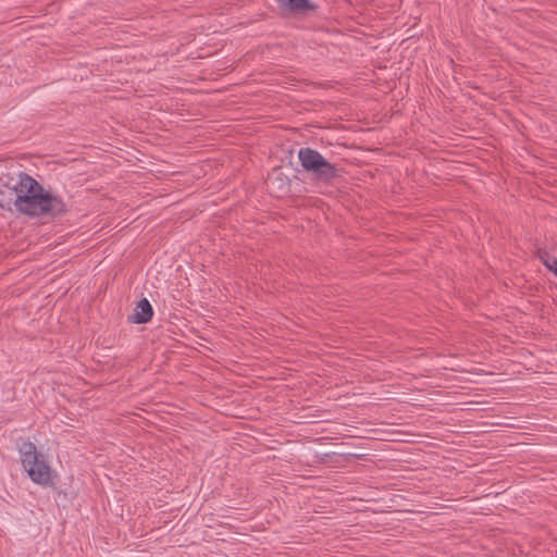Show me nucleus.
Returning a JSON list of instances; mask_svg holds the SVG:
<instances>
[{
	"mask_svg": "<svg viewBox=\"0 0 557 557\" xmlns=\"http://www.w3.org/2000/svg\"><path fill=\"white\" fill-rule=\"evenodd\" d=\"M280 4V9L284 14L290 15H308L309 12L315 11L318 5L311 0H275Z\"/></svg>",
	"mask_w": 557,
	"mask_h": 557,
	"instance_id": "nucleus-6",
	"label": "nucleus"
},
{
	"mask_svg": "<svg viewBox=\"0 0 557 557\" xmlns=\"http://www.w3.org/2000/svg\"><path fill=\"white\" fill-rule=\"evenodd\" d=\"M300 165L315 185L331 186L342 177V170L336 163L330 162L318 150L302 147L298 150Z\"/></svg>",
	"mask_w": 557,
	"mask_h": 557,
	"instance_id": "nucleus-2",
	"label": "nucleus"
},
{
	"mask_svg": "<svg viewBox=\"0 0 557 557\" xmlns=\"http://www.w3.org/2000/svg\"><path fill=\"white\" fill-rule=\"evenodd\" d=\"M21 461L29 479L44 487H53L57 473L41 453L37 450L36 445L30 441H24L18 446Z\"/></svg>",
	"mask_w": 557,
	"mask_h": 557,
	"instance_id": "nucleus-3",
	"label": "nucleus"
},
{
	"mask_svg": "<svg viewBox=\"0 0 557 557\" xmlns=\"http://www.w3.org/2000/svg\"><path fill=\"white\" fill-rule=\"evenodd\" d=\"M363 457V455H356V454H348L346 455L345 457V460L346 461H349L350 459L355 458V459H361Z\"/></svg>",
	"mask_w": 557,
	"mask_h": 557,
	"instance_id": "nucleus-10",
	"label": "nucleus"
},
{
	"mask_svg": "<svg viewBox=\"0 0 557 557\" xmlns=\"http://www.w3.org/2000/svg\"><path fill=\"white\" fill-rule=\"evenodd\" d=\"M555 276L557 277V271H556V274H555Z\"/></svg>",
	"mask_w": 557,
	"mask_h": 557,
	"instance_id": "nucleus-11",
	"label": "nucleus"
},
{
	"mask_svg": "<svg viewBox=\"0 0 557 557\" xmlns=\"http://www.w3.org/2000/svg\"><path fill=\"white\" fill-rule=\"evenodd\" d=\"M153 308L147 298H141L133 313L128 317V321L135 324H145L152 319Z\"/></svg>",
	"mask_w": 557,
	"mask_h": 557,
	"instance_id": "nucleus-7",
	"label": "nucleus"
},
{
	"mask_svg": "<svg viewBox=\"0 0 557 557\" xmlns=\"http://www.w3.org/2000/svg\"><path fill=\"white\" fill-rule=\"evenodd\" d=\"M550 272L554 273V275L556 274V271H557V258L555 257H552V259L549 260V262L545 265Z\"/></svg>",
	"mask_w": 557,
	"mask_h": 557,
	"instance_id": "nucleus-9",
	"label": "nucleus"
},
{
	"mask_svg": "<svg viewBox=\"0 0 557 557\" xmlns=\"http://www.w3.org/2000/svg\"><path fill=\"white\" fill-rule=\"evenodd\" d=\"M265 185L271 195L281 198L289 191L290 180L281 169L275 168L268 174Z\"/></svg>",
	"mask_w": 557,
	"mask_h": 557,
	"instance_id": "nucleus-5",
	"label": "nucleus"
},
{
	"mask_svg": "<svg viewBox=\"0 0 557 557\" xmlns=\"http://www.w3.org/2000/svg\"><path fill=\"white\" fill-rule=\"evenodd\" d=\"M25 183L18 198L15 199V210L29 218L57 220L63 218L67 211L64 200L46 189L29 174H24Z\"/></svg>",
	"mask_w": 557,
	"mask_h": 557,
	"instance_id": "nucleus-1",
	"label": "nucleus"
},
{
	"mask_svg": "<svg viewBox=\"0 0 557 557\" xmlns=\"http://www.w3.org/2000/svg\"><path fill=\"white\" fill-rule=\"evenodd\" d=\"M536 256L544 265H546L552 259L550 253L545 249H537Z\"/></svg>",
	"mask_w": 557,
	"mask_h": 557,
	"instance_id": "nucleus-8",
	"label": "nucleus"
},
{
	"mask_svg": "<svg viewBox=\"0 0 557 557\" xmlns=\"http://www.w3.org/2000/svg\"><path fill=\"white\" fill-rule=\"evenodd\" d=\"M25 172H18L16 176L10 173H2L0 175V208L4 210H12L15 207L16 200L23 190L22 185Z\"/></svg>",
	"mask_w": 557,
	"mask_h": 557,
	"instance_id": "nucleus-4",
	"label": "nucleus"
}]
</instances>
